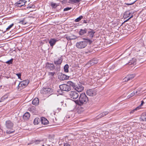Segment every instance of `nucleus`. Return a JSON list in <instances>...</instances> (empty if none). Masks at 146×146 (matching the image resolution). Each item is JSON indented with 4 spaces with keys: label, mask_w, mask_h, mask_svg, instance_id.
<instances>
[{
    "label": "nucleus",
    "mask_w": 146,
    "mask_h": 146,
    "mask_svg": "<svg viewBox=\"0 0 146 146\" xmlns=\"http://www.w3.org/2000/svg\"><path fill=\"white\" fill-rule=\"evenodd\" d=\"M88 101V98L85 93H82L80 95L78 99L75 101L76 104L82 106L86 104Z\"/></svg>",
    "instance_id": "f257e3e1"
},
{
    "label": "nucleus",
    "mask_w": 146,
    "mask_h": 146,
    "mask_svg": "<svg viewBox=\"0 0 146 146\" xmlns=\"http://www.w3.org/2000/svg\"><path fill=\"white\" fill-rule=\"evenodd\" d=\"M67 84L72 87L76 90L78 92H81L84 90V87L82 85L80 84H78L76 86L75 83L71 81H68L67 82Z\"/></svg>",
    "instance_id": "f03ea898"
},
{
    "label": "nucleus",
    "mask_w": 146,
    "mask_h": 146,
    "mask_svg": "<svg viewBox=\"0 0 146 146\" xmlns=\"http://www.w3.org/2000/svg\"><path fill=\"white\" fill-rule=\"evenodd\" d=\"M70 86H71L68 85V84H63L60 85L59 87L62 91L68 92L71 89Z\"/></svg>",
    "instance_id": "7ed1b4c3"
},
{
    "label": "nucleus",
    "mask_w": 146,
    "mask_h": 146,
    "mask_svg": "<svg viewBox=\"0 0 146 146\" xmlns=\"http://www.w3.org/2000/svg\"><path fill=\"white\" fill-rule=\"evenodd\" d=\"M29 81L27 80L21 82L19 84L18 87V90H20L25 88L29 83Z\"/></svg>",
    "instance_id": "20e7f679"
},
{
    "label": "nucleus",
    "mask_w": 146,
    "mask_h": 146,
    "mask_svg": "<svg viewBox=\"0 0 146 146\" xmlns=\"http://www.w3.org/2000/svg\"><path fill=\"white\" fill-rule=\"evenodd\" d=\"M62 61V59L61 57L56 58L54 59V62L57 67V70L60 69V66Z\"/></svg>",
    "instance_id": "39448f33"
},
{
    "label": "nucleus",
    "mask_w": 146,
    "mask_h": 146,
    "mask_svg": "<svg viewBox=\"0 0 146 146\" xmlns=\"http://www.w3.org/2000/svg\"><path fill=\"white\" fill-rule=\"evenodd\" d=\"M133 13L131 12H130L129 10L127 11L124 13L123 17L124 19L127 18L129 17L128 19L125 21L124 22L127 21L131 18L132 17H133Z\"/></svg>",
    "instance_id": "423d86ee"
},
{
    "label": "nucleus",
    "mask_w": 146,
    "mask_h": 146,
    "mask_svg": "<svg viewBox=\"0 0 146 146\" xmlns=\"http://www.w3.org/2000/svg\"><path fill=\"white\" fill-rule=\"evenodd\" d=\"M87 44V42L86 41H80L76 43V46L78 48H85Z\"/></svg>",
    "instance_id": "0eeeda50"
},
{
    "label": "nucleus",
    "mask_w": 146,
    "mask_h": 146,
    "mask_svg": "<svg viewBox=\"0 0 146 146\" xmlns=\"http://www.w3.org/2000/svg\"><path fill=\"white\" fill-rule=\"evenodd\" d=\"M69 95L70 98L73 99H76L78 98L79 96V94L77 91H73L70 92Z\"/></svg>",
    "instance_id": "6e6552de"
},
{
    "label": "nucleus",
    "mask_w": 146,
    "mask_h": 146,
    "mask_svg": "<svg viewBox=\"0 0 146 146\" xmlns=\"http://www.w3.org/2000/svg\"><path fill=\"white\" fill-rule=\"evenodd\" d=\"M41 93L44 94H51L53 92V90L51 88H43L41 90Z\"/></svg>",
    "instance_id": "1a4fd4ad"
},
{
    "label": "nucleus",
    "mask_w": 146,
    "mask_h": 146,
    "mask_svg": "<svg viewBox=\"0 0 146 146\" xmlns=\"http://www.w3.org/2000/svg\"><path fill=\"white\" fill-rule=\"evenodd\" d=\"M87 95L89 96H93L96 94V91L94 89H89L86 91Z\"/></svg>",
    "instance_id": "9d476101"
},
{
    "label": "nucleus",
    "mask_w": 146,
    "mask_h": 146,
    "mask_svg": "<svg viewBox=\"0 0 146 146\" xmlns=\"http://www.w3.org/2000/svg\"><path fill=\"white\" fill-rule=\"evenodd\" d=\"M45 68L48 70H52L54 69V66L52 63H50L47 62L46 64Z\"/></svg>",
    "instance_id": "9b49d317"
},
{
    "label": "nucleus",
    "mask_w": 146,
    "mask_h": 146,
    "mask_svg": "<svg viewBox=\"0 0 146 146\" xmlns=\"http://www.w3.org/2000/svg\"><path fill=\"white\" fill-rule=\"evenodd\" d=\"M5 125L6 127L9 129H11L13 126V123L10 120L6 121Z\"/></svg>",
    "instance_id": "f8f14e48"
},
{
    "label": "nucleus",
    "mask_w": 146,
    "mask_h": 146,
    "mask_svg": "<svg viewBox=\"0 0 146 146\" xmlns=\"http://www.w3.org/2000/svg\"><path fill=\"white\" fill-rule=\"evenodd\" d=\"M27 1L25 0H20L15 3V5L21 7L25 5V3Z\"/></svg>",
    "instance_id": "ddd939ff"
},
{
    "label": "nucleus",
    "mask_w": 146,
    "mask_h": 146,
    "mask_svg": "<svg viewBox=\"0 0 146 146\" xmlns=\"http://www.w3.org/2000/svg\"><path fill=\"white\" fill-rule=\"evenodd\" d=\"M98 60L95 58H94L89 61L87 64L88 65L92 66L95 64H96L98 62Z\"/></svg>",
    "instance_id": "4468645a"
},
{
    "label": "nucleus",
    "mask_w": 146,
    "mask_h": 146,
    "mask_svg": "<svg viewBox=\"0 0 146 146\" xmlns=\"http://www.w3.org/2000/svg\"><path fill=\"white\" fill-rule=\"evenodd\" d=\"M19 23L23 25L31 23L30 21V19L29 17L24 18L23 20L20 21Z\"/></svg>",
    "instance_id": "2eb2a0df"
},
{
    "label": "nucleus",
    "mask_w": 146,
    "mask_h": 146,
    "mask_svg": "<svg viewBox=\"0 0 146 146\" xmlns=\"http://www.w3.org/2000/svg\"><path fill=\"white\" fill-rule=\"evenodd\" d=\"M95 33V32L93 29H90L89 31H88V35L90 38H92L94 36V34Z\"/></svg>",
    "instance_id": "dca6fc26"
},
{
    "label": "nucleus",
    "mask_w": 146,
    "mask_h": 146,
    "mask_svg": "<svg viewBox=\"0 0 146 146\" xmlns=\"http://www.w3.org/2000/svg\"><path fill=\"white\" fill-rule=\"evenodd\" d=\"M58 41L54 38L51 39L49 41V43L50 44V46L53 47V46L56 44V42Z\"/></svg>",
    "instance_id": "f3484780"
},
{
    "label": "nucleus",
    "mask_w": 146,
    "mask_h": 146,
    "mask_svg": "<svg viewBox=\"0 0 146 146\" xmlns=\"http://www.w3.org/2000/svg\"><path fill=\"white\" fill-rule=\"evenodd\" d=\"M109 112L108 111H105L103 113H101L99 115H98V116H97L96 118L97 119H98L100 118H101L102 117H103L105 116L107 114H108V113Z\"/></svg>",
    "instance_id": "a211bd4d"
},
{
    "label": "nucleus",
    "mask_w": 146,
    "mask_h": 146,
    "mask_svg": "<svg viewBox=\"0 0 146 146\" xmlns=\"http://www.w3.org/2000/svg\"><path fill=\"white\" fill-rule=\"evenodd\" d=\"M40 120L42 123L44 125H46L48 123V121L46 118L44 117H41V118Z\"/></svg>",
    "instance_id": "6ab92c4d"
},
{
    "label": "nucleus",
    "mask_w": 146,
    "mask_h": 146,
    "mask_svg": "<svg viewBox=\"0 0 146 146\" xmlns=\"http://www.w3.org/2000/svg\"><path fill=\"white\" fill-rule=\"evenodd\" d=\"M30 117V114L29 112L25 113L23 116V119L25 120H28Z\"/></svg>",
    "instance_id": "aec40b11"
},
{
    "label": "nucleus",
    "mask_w": 146,
    "mask_h": 146,
    "mask_svg": "<svg viewBox=\"0 0 146 146\" xmlns=\"http://www.w3.org/2000/svg\"><path fill=\"white\" fill-rule=\"evenodd\" d=\"M69 77L66 75L61 74L59 78V79L60 80H64L68 79Z\"/></svg>",
    "instance_id": "412c9836"
},
{
    "label": "nucleus",
    "mask_w": 146,
    "mask_h": 146,
    "mask_svg": "<svg viewBox=\"0 0 146 146\" xmlns=\"http://www.w3.org/2000/svg\"><path fill=\"white\" fill-rule=\"evenodd\" d=\"M138 91H136L135 93L134 92H132L129 95H128L127 96L128 98H129L133 96L134 95H135L136 96L138 95L139 94H140L139 92L138 93Z\"/></svg>",
    "instance_id": "4be33fe9"
},
{
    "label": "nucleus",
    "mask_w": 146,
    "mask_h": 146,
    "mask_svg": "<svg viewBox=\"0 0 146 146\" xmlns=\"http://www.w3.org/2000/svg\"><path fill=\"white\" fill-rule=\"evenodd\" d=\"M140 120L146 121V112L142 113L140 118Z\"/></svg>",
    "instance_id": "5701e85b"
},
{
    "label": "nucleus",
    "mask_w": 146,
    "mask_h": 146,
    "mask_svg": "<svg viewBox=\"0 0 146 146\" xmlns=\"http://www.w3.org/2000/svg\"><path fill=\"white\" fill-rule=\"evenodd\" d=\"M87 30L85 28L84 29H81L79 31V34L81 35H82L86 33Z\"/></svg>",
    "instance_id": "b1692460"
},
{
    "label": "nucleus",
    "mask_w": 146,
    "mask_h": 146,
    "mask_svg": "<svg viewBox=\"0 0 146 146\" xmlns=\"http://www.w3.org/2000/svg\"><path fill=\"white\" fill-rule=\"evenodd\" d=\"M80 1L81 0H68V3L71 4L77 3Z\"/></svg>",
    "instance_id": "393cba45"
},
{
    "label": "nucleus",
    "mask_w": 146,
    "mask_h": 146,
    "mask_svg": "<svg viewBox=\"0 0 146 146\" xmlns=\"http://www.w3.org/2000/svg\"><path fill=\"white\" fill-rule=\"evenodd\" d=\"M39 100L38 98H35L32 101V104L35 105H37L39 104Z\"/></svg>",
    "instance_id": "a878e982"
},
{
    "label": "nucleus",
    "mask_w": 146,
    "mask_h": 146,
    "mask_svg": "<svg viewBox=\"0 0 146 146\" xmlns=\"http://www.w3.org/2000/svg\"><path fill=\"white\" fill-rule=\"evenodd\" d=\"M50 5L53 8H56V7L59 5V3H54L53 2H51L50 4Z\"/></svg>",
    "instance_id": "bb28decb"
},
{
    "label": "nucleus",
    "mask_w": 146,
    "mask_h": 146,
    "mask_svg": "<svg viewBox=\"0 0 146 146\" xmlns=\"http://www.w3.org/2000/svg\"><path fill=\"white\" fill-rule=\"evenodd\" d=\"M8 96L9 95L8 94L4 95L1 98V99L0 100V102H2L4 100L8 98Z\"/></svg>",
    "instance_id": "cd10ccee"
},
{
    "label": "nucleus",
    "mask_w": 146,
    "mask_h": 146,
    "mask_svg": "<svg viewBox=\"0 0 146 146\" xmlns=\"http://www.w3.org/2000/svg\"><path fill=\"white\" fill-rule=\"evenodd\" d=\"M40 120L38 118H36L34 121V123L35 125H37L39 123Z\"/></svg>",
    "instance_id": "c85d7f7f"
},
{
    "label": "nucleus",
    "mask_w": 146,
    "mask_h": 146,
    "mask_svg": "<svg viewBox=\"0 0 146 146\" xmlns=\"http://www.w3.org/2000/svg\"><path fill=\"white\" fill-rule=\"evenodd\" d=\"M127 78L129 79V80H130L133 79L135 76V75L134 74H132L130 75H128L127 76Z\"/></svg>",
    "instance_id": "c756f323"
},
{
    "label": "nucleus",
    "mask_w": 146,
    "mask_h": 146,
    "mask_svg": "<svg viewBox=\"0 0 146 146\" xmlns=\"http://www.w3.org/2000/svg\"><path fill=\"white\" fill-rule=\"evenodd\" d=\"M136 59L135 58H133L132 60H130V61L127 64H128L129 65H131L132 64H134V62L136 61Z\"/></svg>",
    "instance_id": "7c9ffc66"
},
{
    "label": "nucleus",
    "mask_w": 146,
    "mask_h": 146,
    "mask_svg": "<svg viewBox=\"0 0 146 146\" xmlns=\"http://www.w3.org/2000/svg\"><path fill=\"white\" fill-rule=\"evenodd\" d=\"M92 76H93L94 78V79L96 78L97 77H99V76H98L99 75V73H97V72L94 73H93V74H92Z\"/></svg>",
    "instance_id": "2f4dec72"
},
{
    "label": "nucleus",
    "mask_w": 146,
    "mask_h": 146,
    "mask_svg": "<svg viewBox=\"0 0 146 146\" xmlns=\"http://www.w3.org/2000/svg\"><path fill=\"white\" fill-rule=\"evenodd\" d=\"M69 66L68 64H66L64 67V71L65 72H67L68 71Z\"/></svg>",
    "instance_id": "473e14b6"
},
{
    "label": "nucleus",
    "mask_w": 146,
    "mask_h": 146,
    "mask_svg": "<svg viewBox=\"0 0 146 146\" xmlns=\"http://www.w3.org/2000/svg\"><path fill=\"white\" fill-rule=\"evenodd\" d=\"M13 59L12 58L11 59L8 60V61L5 62L7 64H10L13 63Z\"/></svg>",
    "instance_id": "72a5a7b5"
},
{
    "label": "nucleus",
    "mask_w": 146,
    "mask_h": 146,
    "mask_svg": "<svg viewBox=\"0 0 146 146\" xmlns=\"http://www.w3.org/2000/svg\"><path fill=\"white\" fill-rule=\"evenodd\" d=\"M83 17L82 16H80L75 20V21L76 22H78Z\"/></svg>",
    "instance_id": "f704fd0d"
},
{
    "label": "nucleus",
    "mask_w": 146,
    "mask_h": 146,
    "mask_svg": "<svg viewBox=\"0 0 146 146\" xmlns=\"http://www.w3.org/2000/svg\"><path fill=\"white\" fill-rule=\"evenodd\" d=\"M139 110V107H137V108H136L135 109H133V110H132L130 112V113H134V112L135 111L137 110Z\"/></svg>",
    "instance_id": "c9c22d12"
},
{
    "label": "nucleus",
    "mask_w": 146,
    "mask_h": 146,
    "mask_svg": "<svg viewBox=\"0 0 146 146\" xmlns=\"http://www.w3.org/2000/svg\"><path fill=\"white\" fill-rule=\"evenodd\" d=\"M48 75L49 76H53L54 74H55V72H48Z\"/></svg>",
    "instance_id": "e433bc0d"
},
{
    "label": "nucleus",
    "mask_w": 146,
    "mask_h": 146,
    "mask_svg": "<svg viewBox=\"0 0 146 146\" xmlns=\"http://www.w3.org/2000/svg\"><path fill=\"white\" fill-rule=\"evenodd\" d=\"M129 80V79L127 78V76L125 77L123 80V82H127Z\"/></svg>",
    "instance_id": "4c0bfd02"
},
{
    "label": "nucleus",
    "mask_w": 146,
    "mask_h": 146,
    "mask_svg": "<svg viewBox=\"0 0 146 146\" xmlns=\"http://www.w3.org/2000/svg\"><path fill=\"white\" fill-rule=\"evenodd\" d=\"M14 25V24L12 23L11 25H10L7 28V30H8L9 29H10Z\"/></svg>",
    "instance_id": "58836bf2"
},
{
    "label": "nucleus",
    "mask_w": 146,
    "mask_h": 146,
    "mask_svg": "<svg viewBox=\"0 0 146 146\" xmlns=\"http://www.w3.org/2000/svg\"><path fill=\"white\" fill-rule=\"evenodd\" d=\"M77 37L76 36L74 35H73L72 36L70 37V40H73L77 38Z\"/></svg>",
    "instance_id": "ea45409f"
},
{
    "label": "nucleus",
    "mask_w": 146,
    "mask_h": 146,
    "mask_svg": "<svg viewBox=\"0 0 146 146\" xmlns=\"http://www.w3.org/2000/svg\"><path fill=\"white\" fill-rule=\"evenodd\" d=\"M143 104H144V102L143 101H141V104L139 106H138L137 107H139V109L141 108V107L142 106V105Z\"/></svg>",
    "instance_id": "a19ab883"
},
{
    "label": "nucleus",
    "mask_w": 146,
    "mask_h": 146,
    "mask_svg": "<svg viewBox=\"0 0 146 146\" xmlns=\"http://www.w3.org/2000/svg\"><path fill=\"white\" fill-rule=\"evenodd\" d=\"M14 131L7 130L6 132L7 133L10 134L13 133Z\"/></svg>",
    "instance_id": "79ce46f5"
},
{
    "label": "nucleus",
    "mask_w": 146,
    "mask_h": 146,
    "mask_svg": "<svg viewBox=\"0 0 146 146\" xmlns=\"http://www.w3.org/2000/svg\"><path fill=\"white\" fill-rule=\"evenodd\" d=\"M35 5H32V6H29V7H27V8H29V9L30 8H32V9H34L35 8Z\"/></svg>",
    "instance_id": "37998d69"
},
{
    "label": "nucleus",
    "mask_w": 146,
    "mask_h": 146,
    "mask_svg": "<svg viewBox=\"0 0 146 146\" xmlns=\"http://www.w3.org/2000/svg\"><path fill=\"white\" fill-rule=\"evenodd\" d=\"M16 75L18 76V78L20 79L21 78V74L20 73L16 74Z\"/></svg>",
    "instance_id": "c03bdc74"
},
{
    "label": "nucleus",
    "mask_w": 146,
    "mask_h": 146,
    "mask_svg": "<svg viewBox=\"0 0 146 146\" xmlns=\"http://www.w3.org/2000/svg\"><path fill=\"white\" fill-rule=\"evenodd\" d=\"M135 2V1H134L133 2L131 3H126V4L127 5H131L133 4Z\"/></svg>",
    "instance_id": "a18cd8bd"
},
{
    "label": "nucleus",
    "mask_w": 146,
    "mask_h": 146,
    "mask_svg": "<svg viewBox=\"0 0 146 146\" xmlns=\"http://www.w3.org/2000/svg\"><path fill=\"white\" fill-rule=\"evenodd\" d=\"M89 21L87 20H84L83 21V23H89Z\"/></svg>",
    "instance_id": "49530a36"
},
{
    "label": "nucleus",
    "mask_w": 146,
    "mask_h": 146,
    "mask_svg": "<svg viewBox=\"0 0 146 146\" xmlns=\"http://www.w3.org/2000/svg\"><path fill=\"white\" fill-rule=\"evenodd\" d=\"M64 146H71L69 143H65L64 144Z\"/></svg>",
    "instance_id": "de8ad7c7"
},
{
    "label": "nucleus",
    "mask_w": 146,
    "mask_h": 146,
    "mask_svg": "<svg viewBox=\"0 0 146 146\" xmlns=\"http://www.w3.org/2000/svg\"><path fill=\"white\" fill-rule=\"evenodd\" d=\"M86 40H87V41L89 42L90 44L92 42V41L89 39H86Z\"/></svg>",
    "instance_id": "09e8293b"
},
{
    "label": "nucleus",
    "mask_w": 146,
    "mask_h": 146,
    "mask_svg": "<svg viewBox=\"0 0 146 146\" xmlns=\"http://www.w3.org/2000/svg\"><path fill=\"white\" fill-rule=\"evenodd\" d=\"M40 140H36V144H38V143H39L40 142Z\"/></svg>",
    "instance_id": "8fccbe9b"
},
{
    "label": "nucleus",
    "mask_w": 146,
    "mask_h": 146,
    "mask_svg": "<svg viewBox=\"0 0 146 146\" xmlns=\"http://www.w3.org/2000/svg\"><path fill=\"white\" fill-rule=\"evenodd\" d=\"M71 8H69V7H66V8H64V9H71Z\"/></svg>",
    "instance_id": "3c124183"
},
{
    "label": "nucleus",
    "mask_w": 146,
    "mask_h": 146,
    "mask_svg": "<svg viewBox=\"0 0 146 146\" xmlns=\"http://www.w3.org/2000/svg\"><path fill=\"white\" fill-rule=\"evenodd\" d=\"M66 10V9H65V10H64V11H67V10Z\"/></svg>",
    "instance_id": "603ef678"
},
{
    "label": "nucleus",
    "mask_w": 146,
    "mask_h": 146,
    "mask_svg": "<svg viewBox=\"0 0 146 146\" xmlns=\"http://www.w3.org/2000/svg\"><path fill=\"white\" fill-rule=\"evenodd\" d=\"M7 10H6L5 11V12H6V11H7Z\"/></svg>",
    "instance_id": "864d4df0"
},
{
    "label": "nucleus",
    "mask_w": 146,
    "mask_h": 146,
    "mask_svg": "<svg viewBox=\"0 0 146 146\" xmlns=\"http://www.w3.org/2000/svg\"><path fill=\"white\" fill-rule=\"evenodd\" d=\"M31 11H30V12H29V13H31Z\"/></svg>",
    "instance_id": "5fc2aeb1"
}]
</instances>
